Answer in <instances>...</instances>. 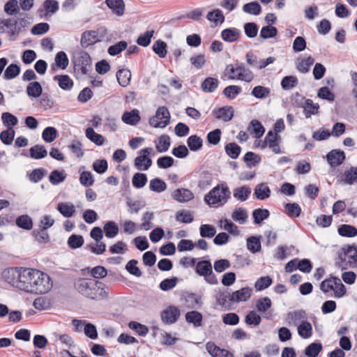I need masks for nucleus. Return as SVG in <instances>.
Masks as SVG:
<instances>
[{"label":"nucleus","mask_w":357,"mask_h":357,"mask_svg":"<svg viewBox=\"0 0 357 357\" xmlns=\"http://www.w3.org/2000/svg\"><path fill=\"white\" fill-rule=\"evenodd\" d=\"M95 280L88 278H79L75 282V288L79 293L89 298L92 296L91 289L93 288Z\"/></svg>","instance_id":"nucleus-10"},{"label":"nucleus","mask_w":357,"mask_h":357,"mask_svg":"<svg viewBox=\"0 0 357 357\" xmlns=\"http://www.w3.org/2000/svg\"><path fill=\"white\" fill-rule=\"evenodd\" d=\"M86 137L98 146H101L105 142L103 136L100 134L96 133L92 128H86Z\"/></svg>","instance_id":"nucleus-36"},{"label":"nucleus","mask_w":357,"mask_h":357,"mask_svg":"<svg viewBox=\"0 0 357 357\" xmlns=\"http://www.w3.org/2000/svg\"><path fill=\"white\" fill-rule=\"evenodd\" d=\"M187 144L191 151H197L202 147L203 141L201 137L194 135L188 137Z\"/></svg>","instance_id":"nucleus-44"},{"label":"nucleus","mask_w":357,"mask_h":357,"mask_svg":"<svg viewBox=\"0 0 357 357\" xmlns=\"http://www.w3.org/2000/svg\"><path fill=\"white\" fill-rule=\"evenodd\" d=\"M298 84V79L293 75L285 76L281 82V86L284 90H290Z\"/></svg>","instance_id":"nucleus-52"},{"label":"nucleus","mask_w":357,"mask_h":357,"mask_svg":"<svg viewBox=\"0 0 357 357\" xmlns=\"http://www.w3.org/2000/svg\"><path fill=\"white\" fill-rule=\"evenodd\" d=\"M338 233L342 236L354 237L357 236V229L351 225H342L338 228Z\"/></svg>","instance_id":"nucleus-45"},{"label":"nucleus","mask_w":357,"mask_h":357,"mask_svg":"<svg viewBox=\"0 0 357 357\" xmlns=\"http://www.w3.org/2000/svg\"><path fill=\"white\" fill-rule=\"evenodd\" d=\"M248 249L252 253H256L261 250V243L259 238L255 236H250L247 239Z\"/></svg>","instance_id":"nucleus-58"},{"label":"nucleus","mask_w":357,"mask_h":357,"mask_svg":"<svg viewBox=\"0 0 357 357\" xmlns=\"http://www.w3.org/2000/svg\"><path fill=\"white\" fill-rule=\"evenodd\" d=\"M180 316V310L176 306H169L161 313L162 321L167 324L175 323Z\"/></svg>","instance_id":"nucleus-13"},{"label":"nucleus","mask_w":357,"mask_h":357,"mask_svg":"<svg viewBox=\"0 0 357 357\" xmlns=\"http://www.w3.org/2000/svg\"><path fill=\"white\" fill-rule=\"evenodd\" d=\"M98 34L96 31H86L82 34L80 45L83 48L93 45L98 41Z\"/></svg>","instance_id":"nucleus-18"},{"label":"nucleus","mask_w":357,"mask_h":357,"mask_svg":"<svg viewBox=\"0 0 357 357\" xmlns=\"http://www.w3.org/2000/svg\"><path fill=\"white\" fill-rule=\"evenodd\" d=\"M232 219L240 225L245 224L248 218V213L245 209L239 207L235 209L231 213Z\"/></svg>","instance_id":"nucleus-33"},{"label":"nucleus","mask_w":357,"mask_h":357,"mask_svg":"<svg viewBox=\"0 0 357 357\" xmlns=\"http://www.w3.org/2000/svg\"><path fill=\"white\" fill-rule=\"evenodd\" d=\"M234 109L231 106L222 107L213 111V114L217 119L222 120L225 122L231 120L234 116Z\"/></svg>","instance_id":"nucleus-17"},{"label":"nucleus","mask_w":357,"mask_h":357,"mask_svg":"<svg viewBox=\"0 0 357 357\" xmlns=\"http://www.w3.org/2000/svg\"><path fill=\"white\" fill-rule=\"evenodd\" d=\"M1 120L4 126L8 128H13L16 126L18 122L17 117L9 112H3L1 114Z\"/></svg>","instance_id":"nucleus-54"},{"label":"nucleus","mask_w":357,"mask_h":357,"mask_svg":"<svg viewBox=\"0 0 357 357\" xmlns=\"http://www.w3.org/2000/svg\"><path fill=\"white\" fill-rule=\"evenodd\" d=\"M278 141V134L274 133L272 130H270L268 132L265 137L264 143L266 145L268 146L274 153H280L281 151Z\"/></svg>","instance_id":"nucleus-19"},{"label":"nucleus","mask_w":357,"mask_h":357,"mask_svg":"<svg viewBox=\"0 0 357 357\" xmlns=\"http://www.w3.org/2000/svg\"><path fill=\"white\" fill-rule=\"evenodd\" d=\"M36 269L23 267L19 289L30 293Z\"/></svg>","instance_id":"nucleus-9"},{"label":"nucleus","mask_w":357,"mask_h":357,"mask_svg":"<svg viewBox=\"0 0 357 357\" xmlns=\"http://www.w3.org/2000/svg\"><path fill=\"white\" fill-rule=\"evenodd\" d=\"M241 92V88L236 85H230L223 90V94L229 99H234Z\"/></svg>","instance_id":"nucleus-59"},{"label":"nucleus","mask_w":357,"mask_h":357,"mask_svg":"<svg viewBox=\"0 0 357 357\" xmlns=\"http://www.w3.org/2000/svg\"><path fill=\"white\" fill-rule=\"evenodd\" d=\"M255 195L258 199H266L270 197L271 190L265 183L258 184L255 188Z\"/></svg>","instance_id":"nucleus-29"},{"label":"nucleus","mask_w":357,"mask_h":357,"mask_svg":"<svg viewBox=\"0 0 357 357\" xmlns=\"http://www.w3.org/2000/svg\"><path fill=\"white\" fill-rule=\"evenodd\" d=\"M231 192L225 184H219L214 187L204 197V201L211 206H222L230 197Z\"/></svg>","instance_id":"nucleus-2"},{"label":"nucleus","mask_w":357,"mask_h":357,"mask_svg":"<svg viewBox=\"0 0 357 357\" xmlns=\"http://www.w3.org/2000/svg\"><path fill=\"white\" fill-rule=\"evenodd\" d=\"M243 10L248 14L258 15L260 14L261 8L257 1L245 3L243 7Z\"/></svg>","instance_id":"nucleus-50"},{"label":"nucleus","mask_w":357,"mask_h":357,"mask_svg":"<svg viewBox=\"0 0 357 357\" xmlns=\"http://www.w3.org/2000/svg\"><path fill=\"white\" fill-rule=\"evenodd\" d=\"M341 180L344 184L352 185L357 182V167H351L344 171L341 176Z\"/></svg>","instance_id":"nucleus-21"},{"label":"nucleus","mask_w":357,"mask_h":357,"mask_svg":"<svg viewBox=\"0 0 357 357\" xmlns=\"http://www.w3.org/2000/svg\"><path fill=\"white\" fill-rule=\"evenodd\" d=\"M326 157L328 164L332 167L342 165L346 158L344 151L339 149H333L329 151Z\"/></svg>","instance_id":"nucleus-15"},{"label":"nucleus","mask_w":357,"mask_h":357,"mask_svg":"<svg viewBox=\"0 0 357 357\" xmlns=\"http://www.w3.org/2000/svg\"><path fill=\"white\" fill-rule=\"evenodd\" d=\"M122 121L126 124L136 125L140 121L139 112L135 109L125 112L122 116Z\"/></svg>","instance_id":"nucleus-26"},{"label":"nucleus","mask_w":357,"mask_h":357,"mask_svg":"<svg viewBox=\"0 0 357 357\" xmlns=\"http://www.w3.org/2000/svg\"><path fill=\"white\" fill-rule=\"evenodd\" d=\"M146 175L143 173L135 174L132 179V185L136 188H143L146 184Z\"/></svg>","instance_id":"nucleus-56"},{"label":"nucleus","mask_w":357,"mask_h":357,"mask_svg":"<svg viewBox=\"0 0 357 357\" xmlns=\"http://www.w3.org/2000/svg\"><path fill=\"white\" fill-rule=\"evenodd\" d=\"M75 70L81 75H86L92 69L91 59L86 52H79L74 59Z\"/></svg>","instance_id":"nucleus-5"},{"label":"nucleus","mask_w":357,"mask_h":357,"mask_svg":"<svg viewBox=\"0 0 357 357\" xmlns=\"http://www.w3.org/2000/svg\"><path fill=\"white\" fill-rule=\"evenodd\" d=\"M269 211L267 209L257 208L253 211L252 216L255 224H260L263 220L269 217Z\"/></svg>","instance_id":"nucleus-51"},{"label":"nucleus","mask_w":357,"mask_h":357,"mask_svg":"<svg viewBox=\"0 0 357 357\" xmlns=\"http://www.w3.org/2000/svg\"><path fill=\"white\" fill-rule=\"evenodd\" d=\"M149 188L153 192H162L166 190L167 185L162 179L155 178L150 181Z\"/></svg>","instance_id":"nucleus-46"},{"label":"nucleus","mask_w":357,"mask_h":357,"mask_svg":"<svg viewBox=\"0 0 357 357\" xmlns=\"http://www.w3.org/2000/svg\"><path fill=\"white\" fill-rule=\"evenodd\" d=\"M196 273L204 277L205 280L211 284H218V279L213 273L212 264L209 261L203 260L197 264Z\"/></svg>","instance_id":"nucleus-6"},{"label":"nucleus","mask_w":357,"mask_h":357,"mask_svg":"<svg viewBox=\"0 0 357 357\" xmlns=\"http://www.w3.org/2000/svg\"><path fill=\"white\" fill-rule=\"evenodd\" d=\"M200 235L202 238H212L216 234V229L211 225H202L200 226Z\"/></svg>","instance_id":"nucleus-62"},{"label":"nucleus","mask_w":357,"mask_h":357,"mask_svg":"<svg viewBox=\"0 0 357 357\" xmlns=\"http://www.w3.org/2000/svg\"><path fill=\"white\" fill-rule=\"evenodd\" d=\"M227 154L231 158H237L241 153V147L236 143H229L225 146Z\"/></svg>","instance_id":"nucleus-63"},{"label":"nucleus","mask_w":357,"mask_h":357,"mask_svg":"<svg viewBox=\"0 0 357 357\" xmlns=\"http://www.w3.org/2000/svg\"><path fill=\"white\" fill-rule=\"evenodd\" d=\"M153 52L160 58H164L167 55V44L162 40H157L153 45Z\"/></svg>","instance_id":"nucleus-57"},{"label":"nucleus","mask_w":357,"mask_h":357,"mask_svg":"<svg viewBox=\"0 0 357 357\" xmlns=\"http://www.w3.org/2000/svg\"><path fill=\"white\" fill-rule=\"evenodd\" d=\"M335 265L342 270L357 268V247L355 245L343 246L337 252Z\"/></svg>","instance_id":"nucleus-1"},{"label":"nucleus","mask_w":357,"mask_h":357,"mask_svg":"<svg viewBox=\"0 0 357 357\" xmlns=\"http://www.w3.org/2000/svg\"><path fill=\"white\" fill-rule=\"evenodd\" d=\"M298 334L304 339L309 338L312 335V324L307 321V319L304 322L301 323L298 326Z\"/></svg>","instance_id":"nucleus-31"},{"label":"nucleus","mask_w":357,"mask_h":357,"mask_svg":"<svg viewBox=\"0 0 357 357\" xmlns=\"http://www.w3.org/2000/svg\"><path fill=\"white\" fill-rule=\"evenodd\" d=\"M252 293V289L243 287L229 294V301L232 303L245 302L250 298Z\"/></svg>","instance_id":"nucleus-14"},{"label":"nucleus","mask_w":357,"mask_h":357,"mask_svg":"<svg viewBox=\"0 0 357 357\" xmlns=\"http://www.w3.org/2000/svg\"><path fill=\"white\" fill-rule=\"evenodd\" d=\"M30 156L34 159L44 158L47 155V151L45 149L44 146L35 145L29 149Z\"/></svg>","instance_id":"nucleus-40"},{"label":"nucleus","mask_w":357,"mask_h":357,"mask_svg":"<svg viewBox=\"0 0 357 357\" xmlns=\"http://www.w3.org/2000/svg\"><path fill=\"white\" fill-rule=\"evenodd\" d=\"M219 82L218 79L213 77H207L202 83V89L204 92L212 93L218 86Z\"/></svg>","instance_id":"nucleus-37"},{"label":"nucleus","mask_w":357,"mask_h":357,"mask_svg":"<svg viewBox=\"0 0 357 357\" xmlns=\"http://www.w3.org/2000/svg\"><path fill=\"white\" fill-rule=\"evenodd\" d=\"M130 329L135 331L140 336H146L149 332V328L146 326L138 323L137 321H130L128 324Z\"/></svg>","instance_id":"nucleus-53"},{"label":"nucleus","mask_w":357,"mask_h":357,"mask_svg":"<svg viewBox=\"0 0 357 357\" xmlns=\"http://www.w3.org/2000/svg\"><path fill=\"white\" fill-rule=\"evenodd\" d=\"M240 31L236 28L225 29L222 31V38L229 43L236 41L240 36Z\"/></svg>","instance_id":"nucleus-24"},{"label":"nucleus","mask_w":357,"mask_h":357,"mask_svg":"<svg viewBox=\"0 0 357 357\" xmlns=\"http://www.w3.org/2000/svg\"><path fill=\"white\" fill-rule=\"evenodd\" d=\"M285 210L289 217L297 218L301 215V208L296 203H289L285 204Z\"/></svg>","instance_id":"nucleus-61"},{"label":"nucleus","mask_w":357,"mask_h":357,"mask_svg":"<svg viewBox=\"0 0 357 357\" xmlns=\"http://www.w3.org/2000/svg\"><path fill=\"white\" fill-rule=\"evenodd\" d=\"M58 135L57 130L54 127H47L42 133L43 140L47 143L52 142Z\"/></svg>","instance_id":"nucleus-49"},{"label":"nucleus","mask_w":357,"mask_h":357,"mask_svg":"<svg viewBox=\"0 0 357 357\" xmlns=\"http://www.w3.org/2000/svg\"><path fill=\"white\" fill-rule=\"evenodd\" d=\"M172 198L180 203H185L194 198V194L187 188H178L172 192Z\"/></svg>","instance_id":"nucleus-16"},{"label":"nucleus","mask_w":357,"mask_h":357,"mask_svg":"<svg viewBox=\"0 0 357 357\" xmlns=\"http://www.w3.org/2000/svg\"><path fill=\"white\" fill-rule=\"evenodd\" d=\"M307 319V313L303 310L289 312L287 314L286 321L291 326H298L301 323Z\"/></svg>","instance_id":"nucleus-12"},{"label":"nucleus","mask_w":357,"mask_h":357,"mask_svg":"<svg viewBox=\"0 0 357 357\" xmlns=\"http://www.w3.org/2000/svg\"><path fill=\"white\" fill-rule=\"evenodd\" d=\"M66 175L63 172L58 170L52 171L49 176L50 182L52 185H58L66 179Z\"/></svg>","instance_id":"nucleus-64"},{"label":"nucleus","mask_w":357,"mask_h":357,"mask_svg":"<svg viewBox=\"0 0 357 357\" xmlns=\"http://www.w3.org/2000/svg\"><path fill=\"white\" fill-rule=\"evenodd\" d=\"M319 105L314 104L311 99H307L305 102L304 113L306 118H309L311 115L318 113Z\"/></svg>","instance_id":"nucleus-41"},{"label":"nucleus","mask_w":357,"mask_h":357,"mask_svg":"<svg viewBox=\"0 0 357 357\" xmlns=\"http://www.w3.org/2000/svg\"><path fill=\"white\" fill-rule=\"evenodd\" d=\"M20 72V68L17 64L12 63L6 68L3 76L6 79H11L16 77Z\"/></svg>","instance_id":"nucleus-55"},{"label":"nucleus","mask_w":357,"mask_h":357,"mask_svg":"<svg viewBox=\"0 0 357 357\" xmlns=\"http://www.w3.org/2000/svg\"><path fill=\"white\" fill-rule=\"evenodd\" d=\"M57 210L66 218H70L75 213V207L70 202L59 203L57 206Z\"/></svg>","instance_id":"nucleus-28"},{"label":"nucleus","mask_w":357,"mask_h":357,"mask_svg":"<svg viewBox=\"0 0 357 357\" xmlns=\"http://www.w3.org/2000/svg\"><path fill=\"white\" fill-rule=\"evenodd\" d=\"M116 79L119 84L123 86H127L130 82L131 73L128 69H121L116 73Z\"/></svg>","instance_id":"nucleus-30"},{"label":"nucleus","mask_w":357,"mask_h":357,"mask_svg":"<svg viewBox=\"0 0 357 357\" xmlns=\"http://www.w3.org/2000/svg\"><path fill=\"white\" fill-rule=\"evenodd\" d=\"M155 155V151L152 147H147L139 151V155L134 160V165L137 170L146 171L152 165L151 156Z\"/></svg>","instance_id":"nucleus-4"},{"label":"nucleus","mask_w":357,"mask_h":357,"mask_svg":"<svg viewBox=\"0 0 357 357\" xmlns=\"http://www.w3.org/2000/svg\"><path fill=\"white\" fill-rule=\"evenodd\" d=\"M322 350V344L321 343H311L305 350V354L308 357H317Z\"/></svg>","instance_id":"nucleus-48"},{"label":"nucleus","mask_w":357,"mask_h":357,"mask_svg":"<svg viewBox=\"0 0 357 357\" xmlns=\"http://www.w3.org/2000/svg\"><path fill=\"white\" fill-rule=\"evenodd\" d=\"M105 3L114 13L119 16L123 15L125 5L123 0H106Z\"/></svg>","instance_id":"nucleus-25"},{"label":"nucleus","mask_w":357,"mask_h":357,"mask_svg":"<svg viewBox=\"0 0 357 357\" xmlns=\"http://www.w3.org/2000/svg\"><path fill=\"white\" fill-rule=\"evenodd\" d=\"M207 20L213 24V26H216L218 24H222L225 20V16L222 14V12L217 8L214 9L212 11L208 13L206 15Z\"/></svg>","instance_id":"nucleus-23"},{"label":"nucleus","mask_w":357,"mask_h":357,"mask_svg":"<svg viewBox=\"0 0 357 357\" xmlns=\"http://www.w3.org/2000/svg\"><path fill=\"white\" fill-rule=\"evenodd\" d=\"M23 267H11L5 269L1 276L4 281L12 287L19 289Z\"/></svg>","instance_id":"nucleus-8"},{"label":"nucleus","mask_w":357,"mask_h":357,"mask_svg":"<svg viewBox=\"0 0 357 357\" xmlns=\"http://www.w3.org/2000/svg\"><path fill=\"white\" fill-rule=\"evenodd\" d=\"M15 223L17 227L26 230H30L33 227V220L28 215H20L17 218Z\"/></svg>","instance_id":"nucleus-35"},{"label":"nucleus","mask_w":357,"mask_h":357,"mask_svg":"<svg viewBox=\"0 0 357 357\" xmlns=\"http://www.w3.org/2000/svg\"><path fill=\"white\" fill-rule=\"evenodd\" d=\"M92 296H89V298L93 300H103L109 296V288L104 283L96 280L94 281L93 288L91 289Z\"/></svg>","instance_id":"nucleus-11"},{"label":"nucleus","mask_w":357,"mask_h":357,"mask_svg":"<svg viewBox=\"0 0 357 357\" xmlns=\"http://www.w3.org/2000/svg\"><path fill=\"white\" fill-rule=\"evenodd\" d=\"M251 192L252 190L250 187L243 185L234 190L233 196L236 199L240 202H245L248 199Z\"/></svg>","instance_id":"nucleus-20"},{"label":"nucleus","mask_w":357,"mask_h":357,"mask_svg":"<svg viewBox=\"0 0 357 357\" xmlns=\"http://www.w3.org/2000/svg\"><path fill=\"white\" fill-rule=\"evenodd\" d=\"M170 114L165 107H160L155 115L150 119L149 123L154 128H165L169 123Z\"/></svg>","instance_id":"nucleus-7"},{"label":"nucleus","mask_w":357,"mask_h":357,"mask_svg":"<svg viewBox=\"0 0 357 357\" xmlns=\"http://www.w3.org/2000/svg\"><path fill=\"white\" fill-rule=\"evenodd\" d=\"M33 278L30 293L44 294L50 291L52 288V281L47 274L36 270Z\"/></svg>","instance_id":"nucleus-3"},{"label":"nucleus","mask_w":357,"mask_h":357,"mask_svg":"<svg viewBox=\"0 0 357 357\" xmlns=\"http://www.w3.org/2000/svg\"><path fill=\"white\" fill-rule=\"evenodd\" d=\"M170 146V138L167 135H161L155 142V148L159 153L166 152Z\"/></svg>","instance_id":"nucleus-34"},{"label":"nucleus","mask_w":357,"mask_h":357,"mask_svg":"<svg viewBox=\"0 0 357 357\" xmlns=\"http://www.w3.org/2000/svg\"><path fill=\"white\" fill-rule=\"evenodd\" d=\"M54 79L58 82L59 86L63 90H70L73 86V80L67 75H56Z\"/></svg>","instance_id":"nucleus-39"},{"label":"nucleus","mask_w":357,"mask_h":357,"mask_svg":"<svg viewBox=\"0 0 357 357\" xmlns=\"http://www.w3.org/2000/svg\"><path fill=\"white\" fill-rule=\"evenodd\" d=\"M15 133L13 128H8L0 133V139L4 144L10 145L13 142Z\"/></svg>","instance_id":"nucleus-47"},{"label":"nucleus","mask_w":357,"mask_h":357,"mask_svg":"<svg viewBox=\"0 0 357 357\" xmlns=\"http://www.w3.org/2000/svg\"><path fill=\"white\" fill-rule=\"evenodd\" d=\"M233 79H238L246 82H250L254 79V75L251 70L245 68L243 64H238V73Z\"/></svg>","instance_id":"nucleus-22"},{"label":"nucleus","mask_w":357,"mask_h":357,"mask_svg":"<svg viewBox=\"0 0 357 357\" xmlns=\"http://www.w3.org/2000/svg\"><path fill=\"white\" fill-rule=\"evenodd\" d=\"M26 91L29 97L37 98L41 96L43 88L38 82H32L27 85Z\"/></svg>","instance_id":"nucleus-27"},{"label":"nucleus","mask_w":357,"mask_h":357,"mask_svg":"<svg viewBox=\"0 0 357 357\" xmlns=\"http://www.w3.org/2000/svg\"><path fill=\"white\" fill-rule=\"evenodd\" d=\"M105 236L107 238H114L119 233V227L113 221L107 222L103 227Z\"/></svg>","instance_id":"nucleus-43"},{"label":"nucleus","mask_w":357,"mask_h":357,"mask_svg":"<svg viewBox=\"0 0 357 357\" xmlns=\"http://www.w3.org/2000/svg\"><path fill=\"white\" fill-rule=\"evenodd\" d=\"M314 59L309 56L307 58L298 60L296 64L298 70L302 73H306L309 71L310 66L314 63Z\"/></svg>","instance_id":"nucleus-38"},{"label":"nucleus","mask_w":357,"mask_h":357,"mask_svg":"<svg viewBox=\"0 0 357 357\" xmlns=\"http://www.w3.org/2000/svg\"><path fill=\"white\" fill-rule=\"evenodd\" d=\"M271 93L269 88L264 86H257L252 90L251 94L258 99H264L267 98Z\"/></svg>","instance_id":"nucleus-42"},{"label":"nucleus","mask_w":357,"mask_h":357,"mask_svg":"<svg viewBox=\"0 0 357 357\" xmlns=\"http://www.w3.org/2000/svg\"><path fill=\"white\" fill-rule=\"evenodd\" d=\"M272 279L269 276L259 278L255 284V288L257 291H262L271 285Z\"/></svg>","instance_id":"nucleus-60"},{"label":"nucleus","mask_w":357,"mask_h":357,"mask_svg":"<svg viewBox=\"0 0 357 357\" xmlns=\"http://www.w3.org/2000/svg\"><path fill=\"white\" fill-rule=\"evenodd\" d=\"M202 314L197 311H190L185 314L186 321L192 324L195 327L202 326Z\"/></svg>","instance_id":"nucleus-32"}]
</instances>
